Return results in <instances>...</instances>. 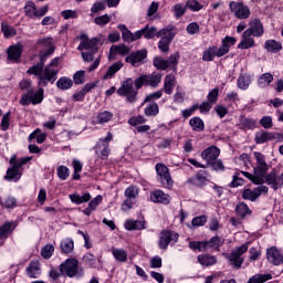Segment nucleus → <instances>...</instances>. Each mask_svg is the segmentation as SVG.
I'll use <instances>...</instances> for the list:
<instances>
[{
  "label": "nucleus",
  "instance_id": "obj_1",
  "mask_svg": "<svg viewBox=\"0 0 283 283\" xmlns=\"http://www.w3.org/2000/svg\"><path fill=\"white\" fill-rule=\"evenodd\" d=\"M40 61L27 70L29 76H36L39 87H48V84L54 85L59 78V57H54L46 66L45 61L54 54V39L40 38L36 41Z\"/></svg>",
  "mask_w": 283,
  "mask_h": 283
},
{
  "label": "nucleus",
  "instance_id": "obj_2",
  "mask_svg": "<svg viewBox=\"0 0 283 283\" xmlns=\"http://www.w3.org/2000/svg\"><path fill=\"white\" fill-rule=\"evenodd\" d=\"M160 83H163V73L142 74L134 82H132V78L124 81L117 90V94L118 96H125L126 103L134 104L138 101V90H143V87L156 88Z\"/></svg>",
  "mask_w": 283,
  "mask_h": 283
},
{
  "label": "nucleus",
  "instance_id": "obj_3",
  "mask_svg": "<svg viewBox=\"0 0 283 283\" xmlns=\"http://www.w3.org/2000/svg\"><path fill=\"white\" fill-rule=\"evenodd\" d=\"M81 43L77 46V50L82 52V59L85 63H92L94 61V54L98 52V45L101 43V38L87 36V34L80 35Z\"/></svg>",
  "mask_w": 283,
  "mask_h": 283
},
{
  "label": "nucleus",
  "instance_id": "obj_4",
  "mask_svg": "<svg viewBox=\"0 0 283 283\" xmlns=\"http://www.w3.org/2000/svg\"><path fill=\"white\" fill-rule=\"evenodd\" d=\"M60 271L62 275L67 277H83L85 275V270L78 265V260L76 259H67L60 264Z\"/></svg>",
  "mask_w": 283,
  "mask_h": 283
},
{
  "label": "nucleus",
  "instance_id": "obj_5",
  "mask_svg": "<svg viewBox=\"0 0 283 283\" xmlns=\"http://www.w3.org/2000/svg\"><path fill=\"white\" fill-rule=\"evenodd\" d=\"M44 94L45 91L43 90V87H40L35 92L33 88L32 91L22 94L19 103L23 107H28V105H41V103H43Z\"/></svg>",
  "mask_w": 283,
  "mask_h": 283
},
{
  "label": "nucleus",
  "instance_id": "obj_6",
  "mask_svg": "<svg viewBox=\"0 0 283 283\" xmlns=\"http://www.w3.org/2000/svg\"><path fill=\"white\" fill-rule=\"evenodd\" d=\"M247 251H249V243H243L241 247L232 250L231 253L226 254L227 260H229L233 269H242V264H244V258L242 255Z\"/></svg>",
  "mask_w": 283,
  "mask_h": 283
},
{
  "label": "nucleus",
  "instance_id": "obj_7",
  "mask_svg": "<svg viewBox=\"0 0 283 283\" xmlns=\"http://www.w3.org/2000/svg\"><path fill=\"white\" fill-rule=\"evenodd\" d=\"M157 182L164 187V189H171L174 187V178H171V172L165 164H156L155 166Z\"/></svg>",
  "mask_w": 283,
  "mask_h": 283
},
{
  "label": "nucleus",
  "instance_id": "obj_8",
  "mask_svg": "<svg viewBox=\"0 0 283 283\" xmlns=\"http://www.w3.org/2000/svg\"><path fill=\"white\" fill-rule=\"evenodd\" d=\"M175 36L176 33H172V29L164 28L159 30L157 34V39H160L158 42V50L164 54H167V52H169V45H171Z\"/></svg>",
  "mask_w": 283,
  "mask_h": 283
},
{
  "label": "nucleus",
  "instance_id": "obj_9",
  "mask_svg": "<svg viewBox=\"0 0 283 283\" xmlns=\"http://www.w3.org/2000/svg\"><path fill=\"white\" fill-rule=\"evenodd\" d=\"M180 238V234L177 232H174L171 230H163L159 233V240H158V248L161 251H167L169 249V244H176L178 242V239Z\"/></svg>",
  "mask_w": 283,
  "mask_h": 283
},
{
  "label": "nucleus",
  "instance_id": "obj_10",
  "mask_svg": "<svg viewBox=\"0 0 283 283\" xmlns=\"http://www.w3.org/2000/svg\"><path fill=\"white\" fill-rule=\"evenodd\" d=\"M254 167L253 171L255 176L264 178L269 174V164L266 163V156L260 151H254Z\"/></svg>",
  "mask_w": 283,
  "mask_h": 283
},
{
  "label": "nucleus",
  "instance_id": "obj_11",
  "mask_svg": "<svg viewBox=\"0 0 283 283\" xmlns=\"http://www.w3.org/2000/svg\"><path fill=\"white\" fill-rule=\"evenodd\" d=\"M114 140V134L112 132H108L106 137L99 138L98 142L95 145V151L99 156H103V158H107L111 154L109 149V143Z\"/></svg>",
  "mask_w": 283,
  "mask_h": 283
},
{
  "label": "nucleus",
  "instance_id": "obj_12",
  "mask_svg": "<svg viewBox=\"0 0 283 283\" xmlns=\"http://www.w3.org/2000/svg\"><path fill=\"white\" fill-rule=\"evenodd\" d=\"M265 182L273 189L277 191V189H282L283 187V172L273 168L269 174L264 176Z\"/></svg>",
  "mask_w": 283,
  "mask_h": 283
},
{
  "label": "nucleus",
  "instance_id": "obj_13",
  "mask_svg": "<svg viewBox=\"0 0 283 283\" xmlns=\"http://www.w3.org/2000/svg\"><path fill=\"white\" fill-rule=\"evenodd\" d=\"M125 61L132 65V67H140L145 65L147 61V49L137 50L125 57Z\"/></svg>",
  "mask_w": 283,
  "mask_h": 283
},
{
  "label": "nucleus",
  "instance_id": "obj_14",
  "mask_svg": "<svg viewBox=\"0 0 283 283\" xmlns=\"http://www.w3.org/2000/svg\"><path fill=\"white\" fill-rule=\"evenodd\" d=\"M262 193H269V187L264 185H259L256 188H248L242 191L243 200H249L250 202H255Z\"/></svg>",
  "mask_w": 283,
  "mask_h": 283
},
{
  "label": "nucleus",
  "instance_id": "obj_15",
  "mask_svg": "<svg viewBox=\"0 0 283 283\" xmlns=\"http://www.w3.org/2000/svg\"><path fill=\"white\" fill-rule=\"evenodd\" d=\"M229 8L237 19H249L251 17V9L243 2L231 1Z\"/></svg>",
  "mask_w": 283,
  "mask_h": 283
},
{
  "label": "nucleus",
  "instance_id": "obj_16",
  "mask_svg": "<svg viewBox=\"0 0 283 283\" xmlns=\"http://www.w3.org/2000/svg\"><path fill=\"white\" fill-rule=\"evenodd\" d=\"M269 140H283V134L269 133L264 130L255 134L254 142L256 145H264V143H269Z\"/></svg>",
  "mask_w": 283,
  "mask_h": 283
},
{
  "label": "nucleus",
  "instance_id": "obj_17",
  "mask_svg": "<svg viewBox=\"0 0 283 283\" xmlns=\"http://www.w3.org/2000/svg\"><path fill=\"white\" fill-rule=\"evenodd\" d=\"M245 34L258 38L262 36V34H264V24H262V20L258 18L252 19L249 23V28L245 30Z\"/></svg>",
  "mask_w": 283,
  "mask_h": 283
},
{
  "label": "nucleus",
  "instance_id": "obj_18",
  "mask_svg": "<svg viewBox=\"0 0 283 283\" xmlns=\"http://www.w3.org/2000/svg\"><path fill=\"white\" fill-rule=\"evenodd\" d=\"M149 198L150 202L155 205H169L171 202V197L160 189L151 191Z\"/></svg>",
  "mask_w": 283,
  "mask_h": 283
},
{
  "label": "nucleus",
  "instance_id": "obj_19",
  "mask_svg": "<svg viewBox=\"0 0 283 283\" xmlns=\"http://www.w3.org/2000/svg\"><path fill=\"white\" fill-rule=\"evenodd\" d=\"M220 157V148L217 146H209L208 148L203 149L201 151V158L209 165L210 163H213L217 158Z\"/></svg>",
  "mask_w": 283,
  "mask_h": 283
},
{
  "label": "nucleus",
  "instance_id": "obj_20",
  "mask_svg": "<svg viewBox=\"0 0 283 283\" xmlns=\"http://www.w3.org/2000/svg\"><path fill=\"white\" fill-rule=\"evenodd\" d=\"M117 28L122 31V39L125 43H134V41H138L140 39V32L136 31L133 33L125 24H118Z\"/></svg>",
  "mask_w": 283,
  "mask_h": 283
},
{
  "label": "nucleus",
  "instance_id": "obj_21",
  "mask_svg": "<svg viewBox=\"0 0 283 283\" xmlns=\"http://www.w3.org/2000/svg\"><path fill=\"white\" fill-rule=\"evenodd\" d=\"M266 258L268 261L271 262V264H274V266H280V264H283V254L275 247L268 249Z\"/></svg>",
  "mask_w": 283,
  "mask_h": 283
},
{
  "label": "nucleus",
  "instance_id": "obj_22",
  "mask_svg": "<svg viewBox=\"0 0 283 283\" xmlns=\"http://www.w3.org/2000/svg\"><path fill=\"white\" fill-rule=\"evenodd\" d=\"M220 59L222 57V52L220 51V49L217 45H211L208 46L202 54V61L209 63L211 61H213V59Z\"/></svg>",
  "mask_w": 283,
  "mask_h": 283
},
{
  "label": "nucleus",
  "instance_id": "obj_23",
  "mask_svg": "<svg viewBox=\"0 0 283 283\" xmlns=\"http://www.w3.org/2000/svg\"><path fill=\"white\" fill-rule=\"evenodd\" d=\"M187 182L191 185V187L202 189V187H207V176H205V171L200 170L196 176L188 178Z\"/></svg>",
  "mask_w": 283,
  "mask_h": 283
},
{
  "label": "nucleus",
  "instance_id": "obj_24",
  "mask_svg": "<svg viewBox=\"0 0 283 283\" xmlns=\"http://www.w3.org/2000/svg\"><path fill=\"white\" fill-rule=\"evenodd\" d=\"M7 53L9 61H12V63H19V61H21V54H23V46L21 44L9 46Z\"/></svg>",
  "mask_w": 283,
  "mask_h": 283
},
{
  "label": "nucleus",
  "instance_id": "obj_25",
  "mask_svg": "<svg viewBox=\"0 0 283 283\" xmlns=\"http://www.w3.org/2000/svg\"><path fill=\"white\" fill-rule=\"evenodd\" d=\"M19 169H21V167L13 163L12 167L8 168L4 180H8L9 182H19L22 176L21 170Z\"/></svg>",
  "mask_w": 283,
  "mask_h": 283
},
{
  "label": "nucleus",
  "instance_id": "obj_26",
  "mask_svg": "<svg viewBox=\"0 0 283 283\" xmlns=\"http://www.w3.org/2000/svg\"><path fill=\"white\" fill-rule=\"evenodd\" d=\"M17 229L14 222L9 221L4 224L0 226V244H3L8 238H10L11 233Z\"/></svg>",
  "mask_w": 283,
  "mask_h": 283
},
{
  "label": "nucleus",
  "instance_id": "obj_27",
  "mask_svg": "<svg viewBox=\"0 0 283 283\" xmlns=\"http://www.w3.org/2000/svg\"><path fill=\"white\" fill-rule=\"evenodd\" d=\"M25 271L28 277L36 280V277H41V263L38 260H32Z\"/></svg>",
  "mask_w": 283,
  "mask_h": 283
},
{
  "label": "nucleus",
  "instance_id": "obj_28",
  "mask_svg": "<svg viewBox=\"0 0 283 283\" xmlns=\"http://www.w3.org/2000/svg\"><path fill=\"white\" fill-rule=\"evenodd\" d=\"M176 75L174 74H167L164 78V86L163 92L166 93L168 96H171L174 94V88L176 87Z\"/></svg>",
  "mask_w": 283,
  "mask_h": 283
},
{
  "label": "nucleus",
  "instance_id": "obj_29",
  "mask_svg": "<svg viewBox=\"0 0 283 283\" xmlns=\"http://www.w3.org/2000/svg\"><path fill=\"white\" fill-rule=\"evenodd\" d=\"M137 32H139V39H143L144 36V39L151 40L155 36H158V29L156 27H149V24Z\"/></svg>",
  "mask_w": 283,
  "mask_h": 283
},
{
  "label": "nucleus",
  "instance_id": "obj_30",
  "mask_svg": "<svg viewBox=\"0 0 283 283\" xmlns=\"http://www.w3.org/2000/svg\"><path fill=\"white\" fill-rule=\"evenodd\" d=\"M69 198L73 205H84L85 202H90L92 200V195L90 192H84L83 195L71 193Z\"/></svg>",
  "mask_w": 283,
  "mask_h": 283
},
{
  "label": "nucleus",
  "instance_id": "obj_31",
  "mask_svg": "<svg viewBox=\"0 0 283 283\" xmlns=\"http://www.w3.org/2000/svg\"><path fill=\"white\" fill-rule=\"evenodd\" d=\"M235 43V38L227 35L222 39L221 45L219 46V52H221L222 56L229 54L231 48Z\"/></svg>",
  "mask_w": 283,
  "mask_h": 283
},
{
  "label": "nucleus",
  "instance_id": "obj_32",
  "mask_svg": "<svg viewBox=\"0 0 283 283\" xmlns=\"http://www.w3.org/2000/svg\"><path fill=\"white\" fill-rule=\"evenodd\" d=\"M253 45H255V40L252 38V35L250 33H247V31H244L242 33V40L238 44V49L239 50H249V49L253 48Z\"/></svg>",
  "mask_w": 283,
  "mask_h": 283
},
{
  "label": "nucleus",
  "instance_id": "obj_33",
  "mask_svg": "<svg viewBox=\"0 0 283 283\" xmlns=\"http://www.w3.org/2000/svg\"><path fill=\"white\" fill-rule=\"evenodd\" d=\"M126 231H143L145 229V221L128 219L124 223Z\"/></svg>",
  "mask_w": 283,
  "mask_h": 283
},
{
  "label": "nucleus",
  "instance_id": "obj_34",
  "mask_svg": "<svg viewBox=\"0 0 283 283\" xmlns=\"http://www.w3.org/2000/svg\"><path fill=\"white\" fill-rule=\"evenodd\" d=\"M206 251L207 249H213L214 251H220V247L224 244V239L219 235L212 237L209 241H203Z\"/></svg>",
  "mask_w": 283,
  "mask_h": 283
},
{
  "label": "nucleus",
  "instance_id": "obj_35",
  "mask_svg": "<svg viewBox=\"0 0 283 283\" xmlns=\"http://www.w3.org/2000/svg\"><path fill=\"white\" fill-rule=\"evenodd\" d=\"M235 213L237 216H239V218H242V220H244V218H249V216H251L253 211L251 210V208H249V205H247L245 202H239L235 206Z\"/></svg>",
  "mask_w": 283,
  "mask_h": 283
},
{
  "label": "nucleus",
  "instance_id": "obj_36",
  "mask_svg": "<svg viewBox=\"0 0 283 283\" xmlns=\"http://www.w3.org/2000/svg\"><path fill=\"white\" fill-rule=\"evenodd\" d=\"M115 54H119L120 56L129 54V46H127L126 44L112 45L109 49L108 59H112V56H115Z\"/></svg>",
  "mask_w": 283,
  "mask_h": 283
},
{
  "label": "nucleus",
  "instance_id": "obj_37",
  "mask_svg": "<svg viewBox=\"0 0 283 283\" xmlns=\"http://www.w3.org/2000/svg\"><path fill=\"white\" fill-rule=\"evenodd\" d=\"M180 61V53L175 52L166 60L167 69L171 72H178V63Z\"/></svg>",
  "mask_w": 283,
  "mask_h": 283
},
{
  "label": "nucleus",
  "instance_id": "obj_38",
  "mask_svg": "<svg viewBox=\"0 0 283 283\" xmlns=\"http://www.w3.org/2000/svg\"><path fill=\"white\" fill-rule=\"evenodd\" d=\"M198 262L201 266H213L218 262V258L211 254H199Z\"/></svg>",
  "mask_w": 283,
  "mask_h": 283
},
{
  "label": "nucleus",
  "instance_id": "obj_39",
  "mask_svg": "<svg viewBox=\"0 0 283 283\" xmlns=\"http://www.w3.org/2000/svg\"><path fill=\"white\" fill-rule=\"evenodd\" d=\"M46 138L48 135L41 132L40 128H36L29 135L28 140L29 143H32V140H36L38 145H43V142L46 140Z\"/></svg>",
  "mask_w": 283,
  "mask_h": 283
},
{
  "label": "nucleus",
  "instance_id": "obj_40",
  "mask_svg": "<svg viewBox=\"0 0 283 283\" xmlns=\"http://www.w3.org/2000/svg\"><path fill=\"white\" fill-rule=\"evenodd\" d=\"M123 70V62H115L112 64L103 76V81H109V78H114V74L120 72Z\"/></svg>",
  "mask_w": 283,
  "mask_h": 283
},
{
  "label": "nucleus",
  "instance_id": "obj_41",
  "mask_svg": "<svg viewBox=\"0 0 283 283\" xmlns=\"http://www.w3.org/2000/svg\"><path fill=\"white\" fill-rule=\"evenodd\" d=\"M264 49L266 52H271V54H277L282 50V43L276 40H266L264 43Z\"/></svg>",
  "mask_w": 283,
  "mask_h": 283
},
{
  "label": "nucleus",
  "instance_id": "obj_42",
  "mask_svg": "<svg viewBox=\"0 0 283 283\" xmlns=\"http://www.w3.org/2000/svg\"><path fill=\"white\" fill-rule=\"evenodd\" d=\"M60 247L64 255H70V253H74V240L71 238L62 240Z\"/></svg>",
  "mask_w": 283,
  "mask_h": 283
},
{
  "label": "nucleus",
  "instance_id": "obj_43",
  "mask_svg": "<svg viewBox=\"0 0 283 283\" xmlns=\"http://www.w3.org/2000/svg\"><path fill=\"white\" fill-rule=\"evenodd\" d=\"M114 118V113L109 111H102L96 116L97 125H105V123H109Z\"/></svg>",
  "mask_w": 283,
  "mask_h": 283
},
{
  "label": "nucleus",
  "instance_id": "obj_44",
  "mask_svg": "<svg viewBox=\"0 0 283 283\" xmlns=\"http://www.w3.org/2000/svg\"><path fill=\"white\" fill-rule=\"evenodd\" d=\"M189 125L192 132H205V120L198 116L190 118Z\"/></svg>",
  "mask_w": 283,
  "mask_h": 283
},
{
  "label": "nucleus",
  "instance_id": "obj_45",
  "mask_svg": "<svg viewBox=\"0 0 283 283\" xmlns=\"http://www.w3.org/2000/svg\"><path fill=\"white\" fill-rule=\"evenodd\" d=\"M171 12L175 19H182L185 14H187V4L185 3H177L171 8Z\"/></svg>",
  "mask_w": 283,
  "mask_h": 283
},
{
  "label": "nucleus",
  "instance_id": "obj_46",
  "mask_svg": "<svg viewBox=\"0 0 283 283\" xmlns=\"http://www.w3.org/2000/svg\"><path fill=\"white\" fill-rule=\"evenodd\" d=\"M273 81V74L271 73H263L260 75L258 80V86L264 90L265 87H269Z\"/></svg>",
  "mask_w": 283,
  "mask_h": 283
},
{
  "label": "nucleus",
  "instance_id": "obj_47",
  "mask_svg": "<svg viewBox=\"0 0 283 283\" xmlns=\"http://www.w3.org/2000/svg\"><path fill=\"white\" fill-rule=\"evenodd\" d=\"M72 85H74V81L65 76L60 77L56 82V87L62 91L71 90Z\"/></svg>",
  "mask_w": 283,
  "mask_h": 283
},
{
  "label": "nucleus",
  "instance_id": "obj_48",
  "mask_svg": "<svg viewBox=\"0 0 283 283\" xmlns=\"http://www.w3.org/2000/svg\"><path fill=\"white\" fill-rule=\"evenodd\" d=\"M240 125L242 127V129H253L255 127V125H258V120L253 119V118H249L244 115L240 116Z\"/></svg>",
  "mask_w": 283,
  "mask_h": 283
},
{
  "label": "nucleus",
  "instance_id": "obj_49",
  "mask_svg": "<svg viewBox=\"0 0 283 283\" xmlns=\"http://www.w3.org/2000/svg\"><path fill=\"white\" fill-rule=\"evenodd\" d=\"M1 32L4 35V39H10L12 36H17V29L8 24V22L1 23Z\"/></svg>",
  "mask_w": 283,
  "mask_h": 283
},
{
  "label": "nucleus",
  "instance_id": "obj_50",
  "mask_svg": "<svg viewBox=\"0 0 283 283\" xmlns=\"http://www.w3.org/2000/svg\"><path fill=\"white\" fill-rule=\"evenodd\" d=\"M145 116H158L160 114V108L158 107V103L151 102L144 109Z\"/></svg>",
  "mask_w": 283,
  "mask_h": 283
},
{
  "label": "nucleus",
  "instance_id": "obj_51",
  "mask_svg": "<svg viewBox=\"0 0 283 283\" xmlns=\"http://www.w3.org/2000/svg\"><path fill=\"white\" fill-rule=\"evenodd\" d=\"M269 280H273V275H271L270 273L268 274H254L253 276H251L248 281V283H264V282H269Z\"/></svg>",
  "mask_w": 283,
  "mask_h": 283
},
{
  "label": "nucleus",
  "instance_id": "obj_52",
  "mask_svg": "<svg viewBox=\"0 0 283 283\" xmlns=\"http://www.w3.org/2000/svg\"><path fill=\"white\" fill-rule=\"evenodd\" d=\"M112 255L115 258L117 262H127V251L123 249L113 248Z\"/></svg>",
  "mask_w": 283,
  "mask_h": 283
},
{
  "label": "nucleus",
  "instance_id": "obj_53",
  "mask_svg": "<svg viewBox=\"0 0 283 283\" xmlns=\"http://www.w3.org/2000/svg\"><path fill=\"white\" fill-rule=\"evenodd\" d=\"M25 15L30 19H35L36 17V4L33 1H28L24 6Z\"/></svg>",
  "mask_w": 283,
  "mask_h": 283
},
{
  "label": "nucleus",
  "instance_id": "obj_54",
  "mask_svg": "<svg viewBox=\"0 0 283 283\" xmlns=\"http://www.w3.org/2000/svg\"><path fill=\"white\" fill-rule=\"evenodd\" d=\"M186 8L190 10V12H200V10L205 9V4L200 3L198 0H188Z\"/></svg>",
  "mask_w": 283,
  "mask_h": 283
},
{
  "label": "nucleus",
  "instance_id": "obj_55",
  "mask_svg": "<svg viewBox=\"0 0 283 283\" xmlns=\"http://www.w3.org/2000/svg\"><path fill=\"white\" fill-rule=\"evenodd\" d=\"M54 255V244L48 243L41 249V256L43 260H50Z\"/></svg>",
  "mask_w": 283,
  "mask_h": 283
},
{
  "label": "nucleus",
  "instance_id": "obj_56",
  "mask_svg": "<svg viewBox=\"0 0 283 283\" xmlns=\"http://www.w3.org/2000/svg\"><path fill=\"white\" fill-rule=\"evenodd\" d=\"M112 21V15L105 13L103 15H98L94 19L95 25H98L99 28H105Z\"/></svg>",
  "mask_w": 283,
  "mask_h": 283
},
{
  "label": "nucleus",
  "instance_id": "obj_57",
  "mask_svg": "<svg viewBox=\"0 0 283 283\" xmlns=\"http://www.w3.org/2000/svg\"><path fill=\"white\" fill-rule=\"evenodd\" d=\"M242 176H244V178H248V180H251V182H253V185H264V178L260 177V176H255L251 172H247V171H241Z\"/></svg>",
  "mask_w": 283,
  "mask_h": 283
},
{
  "label": "nucleus",
  "instance_id": "obj_58",
  "mask_svg": "<svg viewBox=\"0 0 283 283\" xmlns=\"http://www.w3.org/2000/svg\"><path fill=\"white\" fill-rule=\"evenodd\" d=\"M83 260L88 269H96L97 260L94 254L88 252L83 256Z\"/></svg>",
  "mask_w": 283,
  "mask_h": 283
},
{
  "label": "nucleus",
  "instance_id": "obj_59",
  "mask_svg": "<svg viewBox=\"0 0 283 283\" xmlns=\"http://www.w3.org/2000/svg\"><path fill=\"white\" fill-rule=\"evenodd\" d=\"M56 175L61 180H67V178H70V168H67V166L61 165L56 168Z\"/></svg>",
  "mask_w": 283,
  "mask_h": 283
},
{
  "label": "nucleus",
  "instance_id": "obj_60",
  "mask_svg": "<svg viewBox=\"0 0 283 283\" xmlns=\"http://www.w3.org/2000/svg\"><path fill=\"white\" fill-rule=\"evenodd\" d=\"M251 85V78L247 75H240L238 77V87L239 90H249Z\"/></svg>",
  "mask_w": 283,
  "mask_h": 283
},
{
  "label": "nucleus",
  "instance_id": "obj_61",
  "mask_svg": "<svg viewBox=\"0 0 283 283\" xmlns=\"http://www.w3.org/2000/svg\"><path fill=\"white\" fill-rule=\"evenodd\" d=\"M163 94H165L163 92V90H158L157 92L150 93L148 95H146L144 103H155L154 101H158L160 98H163Z\"/></svg>",
  "mask_w": 283,
  "mask_h": 283
},
{
  "label": "nucleus",
  "instance_id": "obj_62",
  "mask_svg": "<svg viewBox=\"0 0 283 283\" xmlns=\"http://www.w3.org/2000/svg\"><path fill=\"white\" fill-rule=\"evenodd\" d=\"M10 112H7L6 114H3L1 123H0V129L1 132H8L10 129Z\"/></svg>",
  "mask_w": 283,
  "mask_h": 283
},
{
  "label": "nucleus",
  "instance_id": "obj_63",
  "mask_svg": "<svg viewBox=\"0 0 283 283\" xmlns=\"http://www.w3.org/2000/svg\"><path fill=\"white\" fill-rule=\"evenodd\" d=\"M153 64H154V67H156V70H163V71L168 70L167 60H165L164 57H160V56L154 57Z\"/></svg>",
  "mask_w": 283,
  "mask_h": 283
},
{
  "label": "nucleus",
  "instance_id": "obj_64",
  "mask_svg": "<svg viewBox=\"0 0 283 283\" xmlns=\"http://www.w3.org/2000/svg\"><path fill=\"white\" fill-rule=\"evenodd\" d=\"M209 167L213 169V171H224V163H222V159H219L218 157L212 160L210 164H208Z\"/></svg>",
  "mask_w": 283,
  "mask_h": 283
}]
</instances>
